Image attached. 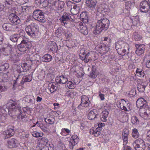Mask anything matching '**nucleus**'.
<instances>
[{
	"instance_id": "f257e3e1",
	"label": "nucleus",
	"mask_w": 150,
	"mask_h": 150,
	"mask_svg": "<svg viewBox=\"0 0 150 150\" xmlns=\"http://www.w3.org/2000/svg\"><path fill=\"white\" fill-rule=\"evenodd\" d=\"M110 21L106 18H103L99 20L97 23L96 29L93 31L95 35H98L102 31L106 30L109 27Z\"/></svg>"
},
{
	"instance_id": "f03ea898",
	"label": "nucleus",
	"mask_w": 150,
	"mask_h": 150,
	"mask_svg": "<svg viewBox=\"0 0 150 150\" xmlns=\"http://www.w3.org/2000/svg\"><path fill=\"white\" fill-rule=\"evenodd\" d=\"M25 30L28 35L34 37L36 35L39 31V27L37 24L32 23L26 27Z\"/></svg>"
},
{
	"instance_id": "7ed1b4c3",
	"label": "nucleus",
	"mask_w": 150,
	"mask_h": 150,
	"mask_svg": "<svg viewBox=\"0 0 150 150\" xmlns=\"http://www.w3.org/2000/svg\"><path fill=\"white\" fill-rule=\"evenodd\" d=\"M33 17L35 20L41 23H45L46 20L43 12L39 9H35L33 11Z\"/></svg>"
},
{
	"instance_id": "20e7f679",
	"label": "nucleus",
	"mask_w": 150,
	"mask_h": 150,
	"mask_svg": "<svg viewBox=\"0 0 150 150\" xmlns=\"http://www.w3.org/2000/svg\"><path fill=\"white\" fill-rule=\"evenodd\" d=\"M132 145L136 150H144L146 147L145 142L140 138L135 140L132 143Z\"/></svg>"
},
{
	"instance_id": "39448f33",
	"label": "nucleus",
	"mask_w": 150,
	"mask_h": 150,
	"mask_svg": "<svg viewBox=\"0 0 150 150\" xmlns=\"http://www.w3.org/2000/svg\"><path fill=\"white\" fill-rule=\"evenodd\" d=\"M23 40L21 43L18 45V50L21 52H25L30 47V42L26 39L25 38H23Z\"/></svg>"
},
{
	"instance_id": "423d86ee",
	"label": "nucleus",
	"mask_w": 150,
	"mask_h": 150,
	"mask_svg": "<svg viewBox=\"0 0 150 150\" xmlns=\"http://www.w3.org/2000/svg\"><path fill=\"white\" fill-rule=\"evenodd\" d=\"M74 26L76 28L83 34L86 35L88 33L87 27L83 25V23L81 22H78L76 23Z\"/></svg>"
},
{
	"instance_id": "0eeeda50",
	"label": "nucleus",
	"mask_w": 150,
	"mask_h": 150,
	"mask_svg": "<svg viewBox=\"0 0 150 150\" xmlns=\"http://www.w3.org/2000/svg\"><path fill=\"white\" fill-rule=\"evenodd\" d=\"M108 45H106L104 43H100L96 46L95 49L101 54H104L109 50Z\"/></svg>"
},
{
	"instance_id": "6e6552de",
	"label": "nucleus",
	"mask_w": 150,
	"mask_h": 150,
	"mask_svg": "<svg viewBox=\"0 0 150 150\" xmlns=\"http://www.w3.org/2000/svg\"><path fill=\"white\" fill-rule=\"evenodd\" d=\"M150 9V4L148 1L144 0L142 1L140 4V10L142 12L146 13Z\"/></svg>"
},
{
	"instance_id": "1a4fd4ad",
	"label": "nucleus",
	"mask_w": 150,
	"mask_h": 150,
	"mask_svg": "<svg viewBox=\"0 0 150 150\" xmlns=\"http://www.w3.org/2000/svg\"><path fill=\"white\" fill-rule=\"evenodd\" d=\"M10 21L15 25L19 24L21 22L20 18L15 14L12 13L10 14L8 17Z\"/></svg>"
},
{
	"instance_id": "9d476101",
	"label": "nucleus",
	"mask_w": 150,
	"mask_h": 150,
	"mask_svg": "<svg viewBox=\"0 0 150 150\" xmlns=\"http://www.w3.org/2000/svg\"><path fill=\"white\" fill-rule=\"evenodd\" d=\"M136 106L140 109L145 108L147 106L146 101L143 98H138L136 102Z\"/></svg>"
},
{
	"instance_id": "9b49d317",
	"label": "nucleus",
	"mask_w": 150,
	"mask_h": 150,
	"mask_svg": "<svg viewBox=\"0 0 150 150\" xmlns=\"http://www.w3.org/2000/svg\"><path fill=\"white\" fill-rule=\"evenodd\" d=\"M61 23L65 25L67 23V21H72L73 19L70 14L65 12L61 17Z\"/></svg>"
},
{
	"instance_id": "f8f14e48",
	"label": "nucleus",
	"mask_w": 150,
	"mask_h": 150,
	"mask_svg": "<svg viewBox=\"0 0 150 150\" xmlns=\"http://www.w3.org/2000/svg\"><path fill=\"white\" fill-rule=\"evenodd\" d=\"M25 32L22 30H20V32L18 34H16L11 36L10 37V40L13 42H16L18 39L21 37H24Z\"/></svg>"
},
{
	"instance_id": "ddd939ff",
	"label": "nucleus",
	"mask_w": 150,
	"mask_h": 150,
	"mask_svg": "<svg viewBox=\"0 0 150 150\" xmlns=\"http://www.w3.org/2000/svg\"><path fill=\"white\" fill-rule=\"evenodd\" d=\"M136 50L135 53L138 56H140L144 53L145 46L144 44H136L135 45Z\"/></svg>"
},
{
	"instance_id": "4468645a",
	"label": "nucleus",
	"mask_w": 150,
	"mask_h": 150,
	"mask_svg": "<svg viewBox=\"0 0 150 150\" xmlns=\"http://www.w3.org/2000/svg\"><path fill=\"white\" fill-rule=\"evenodd\" d=\"M12 51V45H5L3 47L1 48V52L5 55H8L10 54Z\"/></svg>"
},
{
	"instance_id": "2eb2a0df",
	"label": "nucleus",
	"mask_w": 150,
	"mask_h": 150,
	"mask_svg": "<svg viewBox=\"0 0 150 150\" xmlns=\"http://www.w3.org/2000/svg\"><path fill=\"white\" fill-rule=\"evenodd\" d=\"M81 104L79 105L78 108H81V106L84 107H87L89 106L90 101L88 98L86 96H84L81 97Z\"/></svg>"
},
{
	"instance_id": "dca6fc26",
	"label": "nucleus",
	"mask_w": 150,
	"mask_h": 150,
	"mask_svg": "<svg viewBox=\"0 0 150 150\" xmlns=\"http://www.w3.org/2000/svg\"><path fill=\"white\" fill-rule=\"evenodd\" d=\"M16 107L11 110V116L14 115L16 116L18 119H20V115L21 114V107L18 105L16 106Z\"/></svg>"
},
{
	"instance_id": "f3484780",
	"label": "nucleus",
	"mask_w": 150,
	"mask_h": 150,
	"mask_svg": "<svg viewBox=\"0 0 150 150\" xmlns=\"http://www.w3.org/2000/svg\"><path fill=\"white\" fill-rule=\"evenodd\" d=\"M128 47V45L126 42L122 41L119 42L118 43L116 44L115 47L117 52H120L121 51V50L123 47L127 48Z\"/></svg>"
},
{
	"instance_id": "a211bd4d",
	"label": "nucleus",
	"mask_w": 150,
	"mask_h": 150,
	"mask_svg": "<svg viewBox=\"0 0 150 150\" xmlns=\"http://www.w3.org/2000/svg\"><path fill=\"white\" fill-rule=\"evenodd\" d=\"M18 106V105H17L16 100L15 99L9 100L6 105V107L9 108L11 110L16 108V106Z\"/></svg>"
},
{
	"instance_id": "6ab92c4d",
	"label": "nucleus",
	"mask_w": 150,
	"mask_h": 150,
	"mask_svg": "<svg viewBox=\"0 0 150 150\" xmlns=\"http://www.w3.org/2000/svg\"><path fill=\"white\" fill-rule=\"evenodd\" d=\"M67 79L63 75L58 76L56 77L55 81L57 83L63 84L66 83L67 81Z\"/></svg>"
},
{
	"instance_id": "aec40b11",
	"label": "nucleus",
	"mask_w": 150,
	"mask_h": 150,
	"mask_svg": "<svg viewBox=\"0 0 150 150\" xmlns=\"http://www.w3.org/2000/svg\"><path fill=\"white\" fill-rule=\"evenodd\" d=\"M17 141L14 138H12L8 141L7 146L9 148H12L17 146Z\"/></svg>"
},
{
	"instance_id": "412c9836",
	"label": "nucleus",
	"mask_w": 150,
	"mask_h": 150,
	"mask_svg": "<svg viewBox=\"0 0 150 150\" xmlns=\"http://www.w3.org/2000/svg\"><path fill=\"white\" fill-rule=\"evenodd\" d=\"M14 133V131L13 129H7L3 132L4 136V139H8L13 136Z\"/></svg>"
},
{
	"instance_id": "4be33fe9",
	"label": "nucleus",
	"mask_w": 150,
	"mask_h": 150,
	"mask_svg": "<svg viewBox=\"0 0 150 150\" xmlns=\"http://www.w3.org/2000/svg\"><path fill=\"white\" fill-rule=\"evenodd\" d=\"M98 116V114L97 113L96 110L95 109H93L91 110L89 113L88 116V119L92 120L95 118H97Z\"/></svg>"
},
{
	"instance_id": "5701e85b",
	"label": "nucleus",
	"mask_w": 150,
	"mask_h": 150,
	"mask_svg": "<svg viewBox=\"0 0 150 150\" xmlns=\"http://www.w3.org/2000/svg\"><path fill=\"white\" fill-rule=\"evenodd\" d=\"M97 1L96 0H88L86 1V6L93 10L95 8Z\"/></svg>"
},
{
	"instance_id": "b1692460",
	"label": "nucleus",
	"mask_w": 150,
	"mask_h": 150,
	"mask_svg": "<svg viewBox=\"0 0 150 150\" xmlns=\"http://www.w3.org/2000/svg\"><path fill=\"white\" fill-rule=\"evenodd\" d=\"M92 67L91 72L89 75V76L91 78H95L97 76V74L96 72L97 68L96 65L95 64H94L92 65Z\"/></svg>"
},
{
	"instance_id": "393cba45",
	"label": "nucleus",
	"mask_w": 150,
	"mask_h": 150,
	"mask_svg": "<svg viewBox=\"0 0 150 150\" xmlns=\"http://www.w3.org/2000/svg\"><path fill=\"white\" fill-rule=\"evenodd\" d=\"M80 18L83 21L85 22H88V12L86 11L82 12L80 15Z\"/></svg>"
},
{
	"instance_id": "a878e982",
	"label": "nucleus",
	"mask_w": 150,
	"mask_h": 150,
	"mask_svg": "<svg viewBox=\"0 0 150 150\" xmlns=\"http://www.w3.org/2000/svg\"><path fill=\"white\" fill-rule=\"evenodd\" d=\"M10 58L11 61L15 62L19 60L18 55L16 53L13 51L10 54Z\"/></svg>"
},
{
	"instance_id": "bb28decb",
	"label": "nucleus",
	"mask_w": 150,
	"mask_h": 150,
	"mask_svg": "<svg viewBox=\"0 0 150 150\" xmlns=\"http://www.w3.org/2000/svg\"><path fill=\"white\" fill-rule=\"evenodd\" d=\"M46 3V0H35V4L38 7H42L45 6Z\"/></svg>"
},
{
	"instance_id": "cd10ccee",
	"label": "nucleus",
	"mask_w": 150,
	"mask_h": 150,
	"mask_svg": "<svg viewBox=\"0 0 150 150\" xmlns=\"http://www.w3.org/2000/svg\"><path fill=\"white\" fill-rule=\"evenodd\" d=\"M52 59V56L49 54H45L41 58V60L43 62H50Z\"/></svg>"
},
{
	"instance_id": "c85d7f7f",
	"label": "nucleus",
	"mask_w": 150,
	"mask_h": 150,
	"mask_svg": "<svg viewBox=\"0 0 150 150\" xmlns=\"http://www.w3.org/2000/svg\"><path fill=\"white\" fill-rule=\"evenodd\" d=\"M146 85V84L145 83H138L137 86L138 91L140 92H143L145 90Z\"/></svg>"
},
{
	"instance_id": "c756f323",
	"label": "nucleus",
	"mask_w": 150,
	"mask_h": 150,
	"mask_svg": "<svg viewBox=\"0 0 150 150\" xmlns=\"http://www.w3.org/2000/svg\"><path fill=\"white\" fill-rule=\"evenodd\" d=\"M12 25L9 23H4L2 27L6 31H12Z\"/></svg>"
},
{
	"instance_id": "7c9ffc66",
	"label": "nucleus",
	"mask_w": 150,
	"mask_h": 150,
	"mask_svg": "<svg viewBox=\"0 0 150 150\" xmlns=\"http://www.w3.org/2000/svg\"><path fill=\"white\" fill-rule=\"evenodd\" d=\"M102 116L100 119L103 122H105L107 121V118L109 114L107 110H104L102 112Z\"/></svg>"
},
{
	"instance_id": "2f4dec72",
	"label": "nucleus",
	"mask_w": 150,
	"mask_h": 150,
	"mask_svg": "<svg viewBox=\"0 0 150 150\" xmlns=\"http://www.w3.org/2000/svg\"><path fill=\"white\" fill-rule=\"evenodd\" d=\"M8 78L7 75L2 72L0 73V82H5L6 81Z\"/></svg>"
},
{
	"instance_id": "473e14b6",
	"label": "nucleus",
	"mask_w": 150,
	"mask_h": 150,
	"mask_svg": "<svg viewBox=\"0 0 150 150\" xmlns=\"http://www.w3.org/2000/svg\"><path fill=\"white\" fill-rule=\"evenodd\" d=\"M50 45V49L52 51H57L58 49V47L56 43L53 42H51L49 43Z\"/></svg>"
},
{
	"instance_id": "72a5a7b5",
	"label": "nucleus",
	"mask_w": 150,
	"mask_h": 150,
	"mask_svg": "<svg viewBox=\"0 0 150 150\" xmlns=\"http://www.w3.org/2000/svg\"><path fill=\"white\" fill-rule=\"evenodd\" d=\"M139 134L137 129L134 128L132 129V136L133 138L137 139L139 137Z\"/></svg>"
},
{
	"instance_id": "f704fd0d",
	"label": "nucleus",
	"mask_w": 150,
	"mask_h": 150,
	"mask_svg": "<svg viewBox=\"0 0 150 150\" xmlns=\"http://www.w3.org/2000/svg\"><path fill=\"white\" fill-rule=\"evenodd\" d=\"M9 65L8 63H4L0 66V70L2 71H5L8 68Z\"/></svg>"
},
{
	"instance_id": "c9c22d12",
	"label": "nucleus",
	"mask_w": 150,
	"mask_h": 150,
	"mask_svg": "<svg viewBox=\"0 0 150 150\" xmlns=\"http://www.w3.org/2000/svg\"><path fill=\"white\" fill-rule=\"evenodd\" d=\"M73 8H72V9L71 10V11H72L74 12V14H76L78 12V11L79 10V7L77 6L76 5L74 4V5H73Z\"/></svg>"
},
{
	"instance_id": "e433bc0d",
	"label": "nucleus",
	"mask_w": 150,
	"mask_h": 150,
	"mask_svg": "<svg viewBox=\"0 0 150 150\" xmlns=\"http://www.w3.org/2000/svg\"><path fill=\"white\" fill-rule=\"evenodd\" d=\"M131 121L133 125H136L139 123V121L138 118L135 116H133L131 117Z\"/></svg>"
},
{
	"instance_id": "4c0bfd02",
	"label": "nucleus",
	"mask_w": 150,
	"mask_h": 150,
	"mask_svg": "<svg viewBox=\"0 0 150 150\" xmlns=\"http://www.w3.org/2000/svg\"><path fill=\"white\" fill-rule=\"evenodd\" d=\"M133 38L136 41H139L142 39V36L136 33H134Z\"/></svg>"
},
{
	"instance_id": "58836bf2",
	"label": "nucleus",
	"mask_w": 150,
	"mask_h": 150,
	"mask_svg": "<svg viewBox=\"0 0 150 150\" xmlns=\"http://www.w3.org/2000/svg\"><path fill=\"white\" fill-rule=\"evenodd\" d=\"M65 3L64 1H58L57 7L59 10L62 9L64 6Z\"/></svg>"
},
{
	"instance_id": "ea45409f",
	"label": "nucleus",
	"mask_w": 150,
	"mask_h": 150,
	"mask_svg": "<svg viewBox=\"0 0 150 150\" xmlns=\"http://www.w3.org/2000/svg\"><path fill=\"white\" fill-rule=\"evenodd\" d=\"M135 3L134 1H132L130 3L126 4V8L129 9L131 8H132L134 6Z\"/></svg>"
},
{
	"instance_id": "a19ab883",
	"label": "nucleus",
	"mask_w": 150,
	"mask_h": 150,
	"mask_svg": "<svg viewBox=\"0 0 150 150\" xmlns=\"http://www.w3.org/2000/svg\"><path fill=\"white\" fill-rule=\"evenodd\" d=\"M136 73L138 76L142 77L144 76V73L141 69L137 68L136 71Z\"/></svg>"
},
{
	"instance_id": "79ce46f5",
	"label": "nucleus",
	"mask_w": 150,
	"mask_h": 150,
	"mask_svg": "<svg viewBox=\"0 0 150 150\" xmlns=\"http://www.w3.org/2000/svg\"><path fill=\"white\" fill-rule=\"evenodd\" d=\"M142 114H143V117L145 119L147 120L148 119H150V113H148L147 112H144L143 114L142 113Z\"/></svg>"
},
{
	"instance_id": "37998d69",
	"label": "nucleus",
	"mask_w": 150,
	"mask_h": 150,
	"mask_svg": "<svg viewBox=\"0 0 150 150\" xmlns=\"http://www.w3.org/2000/svg\"><path fill=\"white\" fill-rule=\"evenodd\" d=\"M84 58H85V62L86 63L88 62L91 59L90 54L89 52L86 54L84 56Z\"/></svg>"
},
{
	"instance_id": "c03bdc74",
	"label": "nucleus",
	"mask_w": 150,
	"mask_h": 150,
	"mask_svg": "<svg viewBox=\"0 0 150 150\" xmlns=\"http://www.w3.org/2000/svg\"><path fill=\"white\" fill-rule=\"evenodd\" d=\"M129 49V45H128V47L126 48V47H123V49L121 50V51H122V52L120 54L122 55V56H124L125 54V53L127 51V50H128V51Z\"/></svg>"
},
{
	"instance_id": "a18cd8bd",
	"label": "nucleus",
	"mask_w": 150,
	"mask_h": 150,
	"mask_svg": "<svg viewBox=\"0 0 150 150\" xmlns=\"http://www.w3.org/2000/svg\"><path fill=\"white\" fill-rule=\"evenodd\" d=\"M63 30V29L61 27L59 28L56 30V33L57 35H61L62 34V33Z\"/></svg>"
},
{
	"instance_id": "49530a36",
	"label": "nucleus",
	"mask_w": 150,
	"mask_h": 150,
	"mask_svg": "<svg viewBox=\"0 0 150 150\" xmlns=\"http://www.w3.org/2000/svg\"><path fill=\"white\" fill-rule=\"evenodd\" d=\"M58 146L59 148L62 149V150H64L65 148L64 144L62 142H59Z\"/></svg>"
},
{
	"instance_id": "de8ad7c7",
	"label": "nucleus",
	"mask_w": 150,
	"mask_h": 150,
	"mask_svg": "<svg viewBox=\"0 0 150 150\" xmlns=\"http://www.w3.org/2000/svg\"><path fill=\"white\" fill-rule=\"evenodd\" d=\"M67 85L69 89H72L74 88V85L72 84V83L71 81L68 82L67 84Z\"/></svg>"
},
{
	"instance_id": "09e8293b",
	"label": "nucleus",
	"mask_w": 150,
	"mask_h": 150,
	"mask_svg": "<svg viewBox=\"0 0 150 150\" xmlns=\"http://www.w3.org/2000/svg\"><path fill=\"white\" fill-rule=\"evenodd\" d=\"M129 132L127 129H124L122 133V137H128Z\"/></svg>"
},
{
	"instance_id": "8fccbe9b",
	"label": "nucleus",
	"mask_w": 150,
	"mask_h": 150,
	"mask_svg": "<svg viewBox=\"0 0 150 150\" xmlns=\"http://www.w3.org/2000/svg\"><path fill=\"white\" fill-rule=\"evenodd\" d=\"M74 3L72 2L71 1H68L67 3V6L71 9V10L72 6L73 5H74Z\"/></svg>"
},
{
	"instance_id": "3c124183",
	"label": "nucleus",
	"mask_w": 150,
	"mask_h": 150,
	"mask_svg": "<svg viewBox=\"0 0 150 150\" xmlns=\"http://www.w3.org/2000/svg\"><path fill=\"white\" fill-rule=\"evenodd\" d=\"M41 129L44 132H48V128L43 124L42 125Z\"/></svg>"
},
{
	"instance_id": "603ef678",
	"label": "nucleus",
	"mask_w": 150,
	"mask_h": 150,
	"mask_svg": "<svg viewBox=\"0 0 150 150\" xmlns=\"http://www.w3.org/2000/svg\"><path fill=\"white\" fill-rule=\"evenodd\" d=\"M3 110L7 112L8 111L9 113V114L10 115L11 113V110H10L9 108L7 107H6V105H4L3 108Z\"/></svg>"
},
{
	"instance_id": "864d4df0",
	"label": "nucleus",
	"mask_w": 150,
	"mask_h": 150,
	"mask_svg": "<svg viewBox=\"0 0 150 150\" xmlns=\"http://www.w3.org/2000/svg\"><path fill=\"white\" fill-rule=\"evenodd\" d=\"M45 122L49 124L50 125H52L54 124V122L50 118H49L47 119L46 118L45 120Z\"/></svg>"
},
{
	"instance_id": "5fc2aeb1",
	"label": "nucleus",
	"mask_w": 150,
	"mask_h": 150,
	"mask_svg": "<svg viewBox=\"0 0 150 150\" xmlns=\"http://www.w3.org/2000/svg\"><path fill=\"white\" fill-rule=\"evenodd\" d=\"M7 87L5 86H3L0 85V92L5 91L6 90Z\"/></svg>"
},
{
	"instance_id": "6e6d98bb",
	"label": "nucleus",
	"mask_w": 150,
	"mask_h": 150,
	"mask_svg": "<svg viewBox=\"0 0 150 150\" xmlns=\"http://www.w3.org/2000/svg\"><path fill=\"white\" fill-rule=\"evenodd\" d=\"M22 11L23 12H27L29 11V8L28 6H23L22 7Z\"/></svg>"
},
{
	"instance_id": "4d7b16f0",
	"label": "nucleus",
	"mask_w": 150,
	"mask_h": 150,
	"mask_svg": "<svg viewBox=\"0 0 150 150\" xmlns=\"http://www.w3.org/2000/svg\"><path fill=\"white\" fill-rule=\"evenodd\" d=\"M103 7L102 6H100L99 7H98L97 9V15H98L99 14L100 15V14H101V12H102V10L103 9Z\"/></svg>"
},
{
	"instance_id": "13d9d810",
	"label": "nucleus",
	"mask_w": 150,
	"mask_h": 150,
	"mask_svg": "<svg viewBox=\"0 0 150 150\" xmlns=\"http://www.w3.org/2000/svg\"><path fill=\"white\" fill-rule=\"evenodd\" d=\"M93 131L92 132V134H94V136L96 137H97L99 135L100 133L99 131H96V132L94 130H93Z\"/></svg>"
},
{
	"instance_id": "bf43d9fd",
	"label": "nucleus",
	"mask_w": 150,
	"mask_h": 150,
	"mask_svg": "<svg viewBox=\"0 0 150 150\" xmlns=\"http://www.w3.org/2000/svg\"><path fill=\"white\" fill-rule=\"evenodd\" d=\"M103 40L104 41H108V43H107L106 42V43L107 44V45H109L110 44V43L111 42V39L108 37H105L103 38Z\"/></svg>"
},
{
	"instance_id": "052dcab7",
	"label": "nucleus",
	"mask_w": 150,
	"mask_h": 150,
	"mask_svg": "<svg viewBox=\"0 0 150 150\" xmlns=\"http://www.w3.org/2000/svg\"><path fill=\"white\" fill-rule=\"evenodd\" d=\"M39 148V149H38V150H49V147L46 146Z\"/></svg>"
},
{
	"instance_id": "680f3d73",
	"label": "nucleus",
	"mask_w": 150,
	"mask_h": 150,
	"mask_svg": "<svg viewBox=\"0 0 150 150\" xmlns=\"http://www.w3.org/2000/svg\"><path fill=\"white\" fill-rule=\"evenodd\" d=\"M3 34L0 32V45H1L3 41Z\"/></svg>"
},
{
	"instance_id": "e2e57ef3",
	"label": "nucleus",
	"mask_w": 150,
	"mask_h": 150,
	"mask_svg": "<svg viewBox=\"0 0 150 150\" xmlns=\"http://www.w3.org/2000/svg\"><path fill=\"white\" fill-rule=\"evenodd\" d=\"M73 141L72 142H69V149H73L74 148V145H73Z\"/></svg>"
},
{
	"instance_id": "0e129e2a",
	"label": "nucleus",
	"mask_w": 150,
	"mask_h": 150,
	"mask_svg": "<svg viewBox=\"0 0 150 150\" xmlns=\"http://www.w3.org/2000/svg\"><path fill=\"white\" fill-rule=\"evenodd\" d=\"M32 135L33 136L36 137H38V132L35 131H33L32 132Z\"/></svg>"
},
{
	"instance_id": "69168bd1",
	"label": "nucleus",
	"mask_w": 150,
	"mask_h": 150,
	"mask_svg": "<svg viewBox=\"0 0 150 150\" xmlns=\"http://www.w3.org/2000/svg\"><path fill=\"white\" fill-rule=\"evenodd\" d=\"M122 138L124 143L127 144L128 142V137H122Z\"/></svg>"
},
{
	"instance_id": "338daca9",
	"label": "nucleus",
	"mask_w": 150,
	"mask_h": 150,
	"mask_svg": "<svg viewBox=\"0 0 150 150\" xmlns=\"http://www.w3.org/2000/svg\"><path fill=\"white\" fill-rule=\"evenodd\" d=\"M102 10V11L101 12V14H100V16H102L104 14V13H105V12H107V9L103 7V9Z\"/></svg>"
},
{
	"instance_id": "774afa93",
	"label": "nucleus",
	"mask_w": 150,
	"mask_h": 150,
	"mask_svg": "<svg viewBox=\"0 0 150 150\" xmlns=\"http://www.w3.org/2000/svg\"><path fill=\"white\" fill-rule=\"evenodd\" d=\"M65 36L67 38H70L71 36V34L70 33H65Z\"/></svg>"
}]
</instances>
